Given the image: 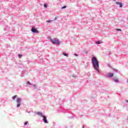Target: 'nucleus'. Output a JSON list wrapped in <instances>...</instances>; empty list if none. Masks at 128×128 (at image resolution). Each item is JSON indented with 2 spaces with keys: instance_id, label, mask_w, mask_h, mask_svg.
Segmentation results:
<instances>
[{
  "instance_id": "obj_21",
  "label": "nucleus",
  "mask_w": 128,
  "mask_h": 128,
  "mask_svg": "<svg viewBox=\"0 0 128 128\" xmlns=\"http://www.w3.org/2000/svg\"><path fill=\"white\" fill-rule=\"evenodd\" d=\"M20 76H21V77L24 76V74H20Z\"/></svg>"
},
{
  "instance_id": "obj_23",
  "label": "nucleus",
  "mask_w": 128,
  "mask_h": 128,
  "mask_svg": "<svg viewBox=\"0 0 128 128\" xmlns=\"http://www.w3.org/2000/svg\"><path fill=\"white\" fill-rule=\"evenodd\" d=\"M126 102H128V100H127L126 101Z\"/></svg>"
},
{
  "instance_id": "obj_4",
  "label": "nucleus",
  "mask_w": 128,
  "mask_h": 128,
  "mask_svg": "<svg viewBox=\"0 0 128 128\" xmlns=\"http://www.w3.org/2000/svg\"><path fill=\"white\" fill-rule=\"evenodd\" d=\"M114 76V73H108L106 75L107 78H112Z\"/></svg>"
},
{
  "instance_id": "obj_26",
  "label": "nucleus",
  "mask_w": 128,
  "mask_h": 128,
  "mask_svg": "<svg viewBox=\"0 0 128 128\" xmlns=\"http://www.w3.org/2000/svg\"><path fill=\"white\" fill-rule=\"evenodd\" d=\"M28 84H30V82H28Z\"/></svg>"
},
{
  "instance_id": "obj_11",
  "label": "nucleus",
  "mask_w": 128,
  "mask_h": 128,
  "mask_svg": "<svg viewBox=\"0 0 128 128\" xmlns=\"http://www.w3.org/2000/svg\"><path fill=\"white\" fill-rule=\"evenodd\" d=\"M54 22V20H47L46 21V22Z\"/></svg>"
},
{
  "instance_id": "obj_17",
  "label": "nucleus",
  "mask_w": 128,
  "mask_h": 128,
  "mask_svg": "<svg viewBox=\"0 0 128 128\" xmlns=\"http://www.w3.org/2000/svg\"><path fill=\"white\" fill-rule=\"evenodd\" d=\"M114 80H118V78H114Z\"/></svg>"
},
{
  "instance_id": "obj_2",
  "label": "nucleus",
  "mask_w": 128,
  "mask_h": 128,
  "mask_svg": "<svg viewBox=\"0 0 128 128\" xmlns=\"http://www.w3.org/2000/svg\"><path fill=\"white\" fill-rule=\"evenodd\" d=\"M50 42H52L53 44H56V46H59L60 44V42L58 39H50Z\"/></svg>"
},
{
  "instance_id": "obj_5",
  "label": "nucleus",
  "mask_w": 128,
  "mask_h": 128,
  "mask_svg": "<svg viewBox=\"0 0 128 128\" xmlns=\"http://www.w3.org/2000/svg\"><path fill=\"white\" fill-rule=\"evenodd\" d=\"M42 118H43V120L45 124H48V120H46V117L44 116H42Z\"/></svg>"
},
{
  "instance_id": "obj_8",
  "label": "nucleus",
  "mask_w": 128,
  "mask_h": 128,
  "mask_svg": "<svg viewBox=\"0 0 128 128\" xmlns=\"http://www.w3.org/2000/svg\"><path fill=\"white\" fill-rule=\"evenodd\" d=\"M102 42L100 41H97L96 42V44H102Z\"/></svg>"
},
{
  "instance_id": "obj_22",
  "label": "nucleus",
  "mask_w": 128,
  "mask_h": 128,
  "mask_svg": "<svg viewBox=\"0 0 128 128\" xmlns=\"http://www.w3.org/2000/svg\"><path fill=\"white\" fill-rule=\"evenodd\" d=\"M73 76V78H76V76Z\"/></svg>"
},
{
  "instance_id": "obj_7",
  "label": "nucleus",
  "mask_w": 128,
  "mask_h": 128,
  "mask_svg": "<svg viewBox=\"0 0 128 128\" xmlns=\"http://www.w3.org/2000/svg\"><path fill=\"white\" fill-rule=\"evenodd\" d=\"M36 114H38V116H43L44 115H42V113L41 112H38L36 113Z\"/></svg>"
},
{
  "instance_id": "obj_20",
  "label": "nucleus",
  "mask_w": 128,
  "mask_h": 128,
  "mask_svg": "<svg viewBox=\"0 0 128 128\" xmlns=\"http://www.w3.org/2000/svg\"><path fill=\"white\" fill-rule=\"evenodd\" d=\"M24 124H25V126H26V124H28V122H25Z\"/></svg>"
},
{
  "instance_id": "obj_3",
  "label": "nucleus",
  "mask_w": 128,
  "mask_h": 128,
  "mask_svg": "<svg viewBox=\"0 0 128 128\" xmlns=\"http://www.w3.org/2000/svg\"><path fill=\"white\" fill-rule=\"evenodd\" d=\"M31 31L32 32H34V34H38V30L34 27H32V28L31 30Z\"/></svg>"
},
{
  "instance_id": "obj_25",
  "label": "nucleus",
  "mask_w": 128,
  "mask_h": 128,
  "mask_svg": "<svg viewBox=\"0 0 128 128\" xmlns=\"http://www.w3.org/2000/svg\"><path fill=\"white\" fill-rule=\"evenodd\" d=\"M86 54H88V52H86Z\"/></svg>"
},
{
  "instance_id": "obj_16",
  "label": "nucleus",
  "mask_w": 128,
  "mask_h": 128,
  "mask_svg": "<svg viewBox=\"0 0 128 128\" xmlns=\"http://www.w3.org/2000/svg\"><path fill=\"white\" fill-rule=\"evenodd\" d=\"M44 8H48V6L46 5V4H44Z\"/></svg>"
},
{
  "instance_id": "obj_1",
  "label": "nucleus",
  "mask_w": 128,
  "mask_h": 128,
  "mask_svg": "<svg viewBox=\"0 0 128 128\" xmlns=\"http://www.w3.org/2000/svg\"><path fill=\"white\" fill-rule=\"evenodd\" d=\"M92 68L96 72H97V74H100V62L98 58L96 56H93L92 59Z\"/></svg>"
},
{
  "instance_id": "obj_19",
  "label": "nucleus",
  "mask_w": 128,
  "mask_h": 128,
  "mask_svg": "<svg viewBox=\"0 0 128 128\" xmlns=\"http://www.w3.org/2000/svg\"><path fill=\"white\" fill-rule=\"evenodd\" d=\"M58 20V17H55L54 20Z\"/></svg>"
},
{
  "instance_id": "obj_24",
  "label": "nucleus",
  "mask_w": 128,
  "mask_h": 128,
  "mask_svg": "<svg viewBox=\"0 0 128 128\" xmlns=\"http://www.w3.org/2000/svg\"><path fill=\"white\" fill-rule=\"evenodd\" d=\"M116 82H118V80H116Z\"/></svg>"
},
{
  "instance_id": "obj_13",
  "label": "nucleus",
  "mask_w": 128,
  "mask_h": 128,
  "mask_svg": "<svg viewBox=\"0 0 128 128\" xmlns=\"http://www.w3.org/2000/svg\"><path fill=\"white\" fill-rule=\"evenodd\" d=\"M64 8H66V6H64L62 8V10H64Z\"/></svg>"
},
{
  "instance_id": "obj_18",
  "label": "nucleus",
  "mask_w": 128,
  "mask_h": 128,
  "mask_svg": "<svg viewBox=\"0 0 128 128\" xmlns=\"http://www.w3.org/2000/svg\"><path fill=\"white\" fill-rule=\"evenodd\" d=\"M108 66H109V68H112V66H110V64H108Z\"/></svg>"
},
{
  "instance_id": "obj_14",
  "label": "nucleus",
  "mask_w": 128,
  "mask_h": 128,
  "mask_svg": "<svg viewBox=\"0 0 128 128\" xmlns=\"http://www.w3.org/2000/svg\"><path fill=\"white\" fill-rule=\"evenodd\" d=\"M116 30L118 31L122 32V29H118V28H116Z\"/></svg>"
},
{
  "instance_id": "obj_27",
  "label": "nucleus",
  "mask_w": 128,
  "mask_h": 128,
  "mask_svg": "<svg viewBox=\"0 0 128 128\" xmlns=\"http://www.w3.org/2000/svg\"><path fill=\"white\" fill-rule=\"evenodd\" d=\"M127 80H128V79Z\"/></svg>"
},
{
  "instance_id": "obj_9",
  "label": "nucleus",
  "mask_w": 128,
  "mask_h": 128,
  "mask_svg": "<svg viewBox=\"0 0 128 128\" xmlns=\"http://www.w3.org/2000/svg\"><path fill=\"white\" fill-rule=\"evenodd\" d=\"M63 55L66 57L68 56V54L64 52L63 53Z\"/></svg>"
},
{
  "instance_id": "obj_12",
  "label": "nucleus",
  "mask_w": 128,
  "mask_h": 128,
  "mask_svg": "<svg viewBox=\"0 0 128 128\" xmlns=\"http://www.w3.org/2000/svg\"><path fill=\"white\" fill-rule=\"evenodd\" d=\"M113 70H114V72H118V70L114 69V68H113Z\"/></svg>"
},
{
  "instance_id": "obj_10",
  "label": "nucleus",
  "mask_w": 128,
  "mask_h": 128,
  "mask_svg": "<svg viewBox=\"0 0 128 128\" xmlns=\"http://www.w3.org/2000/svg\"><path fill=\"white\" fill-rule=\"evenodd\" d=\"M18 58H22V54H19L18 55Z\"/></svg>"
},
{
  "instance_id": "obj_6",
  "label": "nucleus",
  "mask_w": 128,
  "mask_h": 128,
  "mask_svg": "<svg viewBox=\"0 0 128 128\" xmlns=\"http://www.w3.org/2000/svg\"><path fill=\"white\" fill-rule=\"evenodd\" d=\"M116 4H118L120 6V8H122V4L120 2H116Z\"/></svg>"
},
{
  "instance_id": "obj_15",
  "label": "nucleus",
  "mask_w": 128,
  "mask_h": 128,
  "mask_svg": "<svg viewBox=\"0 0 128 128\" xmlns=\"http://www.w3.org/2000/svg\"><path fill=\"white\" fill-rule=\"evenodd\" d=\"M74 56H78V54H74Z\"/></svg>"
}]
</instances>
